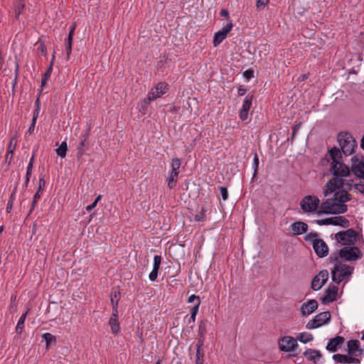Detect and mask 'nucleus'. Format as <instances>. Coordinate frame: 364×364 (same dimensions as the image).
Returning <instances> with one entry per match:
<instances>
[{
	"label": "nucleus",
	"mask_w": 364,
	"mask_h": 364,
	"mask_svg": "<svg viewBox=\"0 0 364 364\" xmlns=\"http://www.w3.org/2000/svg\"><path fill=\"white\" fill-rule=\"evenodd\" d=\"M328 152L332 160L330 168L331 173L334 176L332 180L338 186V189L340 190V188L345 184V180L342 178L350 174V168L347 165L339 161V159H341V153L338 147L333 146Z\"/></svg>",
	"instance_id": "obj_1"
},
{
	"label": "nucleus",
	"mask_w": 364,
	"mask_h": 364,
	"mask_svg": "<svg viewBox=\"0 0 364 364\" xmlns=\"http://www.w3.org/2000/svg\"><path fill=\"white\" fill-rule=\"evenodd\" d=\"M337 141L340 149L338 148L341 154L350 156L355 152L357 147V142L352 134L348 132H339L337 136Z\"/></svg>",
	"instance_id": "obj_2"
},
{
	"label": "nucleus",
	"mask_w": 364,
	"mask_h": 364,
	"mask_svg": "<svg viewBox=\"0 0 364 364\" xmlns=\"http://www.w3.org/2000/svg\"><path fill=\"white\" fill-rule=\"evenodd\" d=\"M362 254L358 247H344L341 248L338 253L332 254L328 259L330 262H340L338 259L343 258L346 261H355L361 258Z\"/></svg>",
	"instance_id": "obj_3"
},
{
	"label": "nucleus",
	"mask_w": 364,
	"mask_h": 364,
	"mask_svg": "<svg viewBox=\"0 0 364 364\" xmlns=\"http://www.w3.org/2000/svg\"><path fill=\"white\" fill-rule=\"evenodd\" d=\"M348 205L346 204H338L334 203L332 198H328L323 201L320 208L317 210L318 214H334L338 215L346 213Z\"/></svg>",
	"instance_id": "obj_4"
},
{
	"label": "nucleus",
	"mask_w": 364,
	"mask_h": 364,
	"mask_svg": "<svg viewBox=\"0 0 364 364\" xmlns=\"http://www.w3.org/2000/svg\"><path fill=\"white\" fill-rule=\"evenodd\" d=\"M334 264V267L331 270L332 281L336 284H340L345 277L350 276L353 272V267L341 262H331Z\"/></svg>",
	"instance_id": "obj_5"
},
{
	"label": "nucleus",
	"mask_w": 364,
	"mask_h": 364,
	"mask_svg": "<svg viewBox=\"0 0 364 364\" xmlns=\"http://www.w3.org/2000/svg\"><path fill=\"white\" fill-rule=\"evenodd\" d=\"M357 236V232L354 229L350 228L346 231L337 232L335 235V238L342 245H353L356 242Z\"/></svg>",
	"instance_id": "obj_6"
},
{
	"label": "nucleus",
	"mask_w": 364,
	"mask_h": 364,
	"mask_svg": "<svg viewBox=\"0 0 364 364\" xmlns=\"http://www.w3.org/2000/svg\"><path fill=\"white\" fill-rule=\"evenodd\" d=\"M331 316L330 311H323L318 314L314 318L306 323V328L314 329L327 324L331 321Z\"/></svg>",
	"instance_id": "obj_7"
},
{
	"label": "nucleus",
	"mask_w": 364,
	"mask_h": 364,
	"mask_svg": "<svg viewBox=\"0 0 364 364\" xmlns=\"http://www.w3.org/2000/svg\"><path fill=\"white\" fill-rule=\"evenodd\" d=\"M320 200L314 196H306L301 201V208L306 213L317 211Z\"/></svg>",
	"instance_id": "obj_8"
},
{
	"label": "nucleus",
	"mask_w": 364,
	"mask_h": 364,
	"mask_svg": "<svg viewBox=\"0 0 364 364\" xmlns=\"http://www.w3.org/2000/svg\"><path fill=\"white\" fill-rule=\"evenodd\" d=\"M90 127H88L83 134L80 136V143L77 146L76 157L78 160L81 159L85 151L90 148L88 139L90 135Z\"/></svg>",
	"instance_id": "obj_9"
},
{
	"label": "nucleus",
	"mask_w": 364,
	"mask_h": 364,
	"mask_svg": "<svg viewBox=\"0 0 364 364\" xmlns=\"http://www.w3.org/2000/svg\"><path fill=\"white\" fill-rule=\"evenodd\" d=\"M350 170L355 176L364 180L363 156L359 158L358 156L356 155L352 157Z\"/></svg>",
	"instance_id": "obj_10"
},
{
	"label": "nucleus",
	"mask_w": 364,
	"mask_h": 364,
	"mask_svg": "<svg viewBox=\"0 0 364 364\" xmlns=\"http://www.w3.org/2000/svg\"><path fill=\"white\" fill-rule=\"evenodd\" d=\"M328 279V272L323 269L316 274L311 281V287L314 291H318L326 283Z\"/></svg>",
	"instance_id": "obj_11"
},
{
	"label": "nucleus",
	"mask_w": 364,
	"mask_h": 364,
	"mask_svg": "<svg viewBox=\"0 0 364 364\" xmlns=\"http://www.w3.org/2000/svg\"><path fill=\"white\" fill-rule=\"evenodd\" d=\"M228 21L229 22L226 26H223L221 30L215 33L213 42L214 46H218L220 43H221L226 38L228 33L232 30L233 26L232 21Z\"/></svg>",
	"instance_id": "obj_12"
},
{
	"label": "nucleus",
	"mask_w": 364,
	"mask_h": 364,
	"mask_svg": "<svg viewBox=\"0 0 364 364\" xmlns=\"http://www.w3.org/2000/svg\"><path fill=\"white\" fill-rule=\"evenodd\" d=\"M297 346L296 338L291 336H284L281 338L279 342V348L282 351L284 352L293 351Z\"/></svg>",
	"instance_id": "obj_13"
},
{
	"label": "nucleus",
	"mask_w": 364,
	"mask_h": 364,
	"mask_svg": "<svg viewBox=\"0 0 364 364\" xmlns=\"http://www.w3.org/2000/svg\"><path fill=\"white\" fill-rule=\"evenodd\" d=\"M348 353L352 357L360 356L364 353V349L360 348L358 340H350L347 342Z\"/></svg>",
	"instance_id": "obj_14"
},
{
	"label": "nucleus",
	"mask_w": 364,
	"mask_h": 364,
	"mask_svg": "<svg viewBox=\"0 0 364 364\" xmlns=\"http://www.w3.org/2000/svg\"><path fill=\"white\" fill-rule=\"evenodd\" d=\"M338 294V287L330 284L325 291V294L321 299L322 304H326L336 300Z\"/></svg>",
	"instance_id": "obj_15"
},
{
	"label": "nucleus",
	"mask_w": 364,
	"mask_h": 364,
	"mask_svg": "<svg viewBox=\"0 0 364 364\" xmlns=\"http://www.w3.org/2000/svg\"><path fill=\"white\" fill-rule=\"evenodd\" d=\"M313 249L319 258L325 257L328 254V247L322 239L315 240Z\"/></svg>",
	"instance_id": "obj_16"
},
{
	"label": "nucleus",
	"mask_w": 364,
	"mask_h": 364,
	"mask_svg": "<svg viewBox=\"0 0 364 364\" xmlns=\"http://www.w3.org/2000/svg\"><path fill=\"white\" fill-rule=\"evenodd\" d=\"M333 359L336 363H341V364H360V360L358 358L352 357L350 355H343V354H334L333 355Z\"/></svg>",
	"instance_id": "obj_17"
},
{
	"label": "nucleus",
	"mask_w": 364,
	"mask_h": 364,
	"mask_svg": "<svg viewBox=\"0 0 364 364\" xmlns=\"http://www.w3.org/2000/svg\"><path fill=\"white\" fill-rule=\"evenodd\" d=\"M252 100L253 95H247L245 98L242 108L240 111V118L242 121L246 120L248 117V113L252 105Z\"/></svg>",
	"instance_id": "obj_18"
},
{
	"label": "nucleus",
	"mask_w": 364,
	"mask_h": 364,
	"mask_svg": "<svg viewBox=\"0 0 364 364\" xmlns=\"http://www.w3.org/2000/svg\"><path fill=\"white\" fill-rule=\"evenodd\" d=\"M351 196L348 193L347 190H338L334 193L332 200L334 203L338 204H345V203L351 200Z\"/></svg>",
	"instance_id": "obj_19"
},
{
	"label": "nucleus",
	"mask_w": 364,
	"mask_h": 364,
	"mask_svg": "<svg viewBox=\"0 0 364 364\" xmlns=\"http://www.w3.org/2000/svg\"><path fill=\"white\" fill-rule=\"evenodd\" d=\"M318 302L315 299H309L301 306V314L303 316L310 315L318 309Z\"/></svg>",
	"instance_id": "obj_20"
},
{
	"label": "nucleus",
	"mask_w": 364,
	"mask_h": 364,
	"mask_svg": "<svg viewBox=\"0 0 364 364\" xmlns=\"http://www.w3.org/2000/svg\"><path fill=\"white\" fill-rule=\"evenodd\" d=\"M344 341L345 339L343 336H337L329 340L326 346V350H328L330 352H336L344 343Z\"/></svg>",
	"instance_id": "obj_21"
},
{
	"label": "nucleus",
	"mask_w": 364,
	"mask_h": 364,
	"mask_svg": "<svg viewBox=\"0 0 364 364\" xmlns=\"http://www.w3.org/2000/svg\"><path fill=\"white\" fill-rule=\"evenodd\" d=\"M291 230L294 235H300L306 233L308 231V225L302 221H296L293 223L291 226Z\"/></svg>",
	"instance_id": "obj_22"
},
{
	"label": "nucleus",
	"mask_w": 364,
	"mask_h": 364,
	"mask_svg": "<svg viewBox=\"0 0 364 364\" xmlns=\"http://www.w3.org/2000/svg\"><path fill=\"white\" fill-rule=\"evenodd\" d=\"M303 355L306 359L313 361L314 363H316L322 357V354L319 350L311 348L306 349L304 352Z\"/></svg>",
	"instance_id": "obj_23"
},
{
	"label": "nucleus",
	"mask_w": 364,
	"mask_h": 364,
	"mask_svg": "<svg viewBox=\"0 0 364 364\" xmlns=\"http://www.w3.org/2000/svg\"><path fill=\"white\" fill-rule=\"evenodd\" d=\"M202 339H198L196 344V355L195 364H204V352L202 350L203 347Z\"/></svg>",
	"instance_id": "obj_24"
},
{
	"label": "nucleus",
	"mask_w": 364,
	"mask_h": 364,
	"mask_svg": "<svg viewBox=\"0 0 364 364\" xmlns=\"http://www.w3.org/2000/svg\"><path fill=\"white\" fill-rule=\"evenodd\" d=\"M118 312L113 311L112 316L109 321V325L111 327L112 332L117 334L119 331V323L117 320Z\"/></svg>",
	"instance_id": "obj_25"
},
{
	"label": "nucleus",
	"mask_w": 364,
	"mask_h": 364,
	"mask_svg": "<svg viewBox=\"0 0 364 364\" xmlns=\"http://www.w3.org/2000/svg\"><path fill=\"white\" fill-rule=\"evenodd\" d=\"M161 97V95L156 92V90L151 89V90L148 93L146 98H145L143 101L141 102V105L143 109L146 108V107L153 100Z\"/></svg>",
	"instance_id": "obj_26"
},
{
	"label": "nucleus",
	"mask_w": 364,
	"mask_h": 364,
	"mask_svg": "<svg viewBox=\"0 0 364 364\" xmlns=\"http://www.w3.org/2000/svg\"><path fill=\"white\" fill-rule=\"evenodd\" d=\"M120 299V292L117 290H114L111 292L110 300L112 305V310L117 313L118 303Z\"/></svg>",
	"instance_id": "obj_27"
},
{
	"label": "nucleus",
	"mask_w": 364,
	"mask_h": 364,
	"mask_svg": "<svg viewBox=\"0 0 364 364\" xmlns=\"http://www.w3.org/2000/svg\"><path fill=\"white\" fill-rule=\"evenodd\" d=\"M332 225L348 228L349 226V220L343 216H335L332 217Z\"/></svg>",
	"instance_id": "obj_28"
},
{
	"label": "nucleus",
	"mask_w": 364,
	"mask_h": 364,
	"mask_svg": "<svg viewBox=\"0 0 364 364\" xmlns=\"http://www.w3.org/2000/svg\"><path fill=\"white\" fill-rule=\"evenodd\" d=\"M199 309V301L197 302L193 307L191 308V316L188 320V325H191L190 327L193 328V323L196 321V315Z\"/></svg>",
	"instance_id": "obj_29"
},
{
	"label": "nucleus",
	"mask_w": 364,
	"mask_h": 364,
	"mask_svg": "<svg viewBox=\"0 0 364 364\" xmlns=\"http://www.w3.org/2000/svg\"><path fill=\"white\" fill-rule=\"evenodd\" d=\"M26 8L24 0H16L14 3L15 17L18 19L19 15L23 13Z\"/></svg>",
	"instance_id": "obj_30"
},
{
	"label": "nucleus",
	"mask_w": 364,
	"mask_h": 364,
	"mask_svg": "<svg viewBox=\"0 0 364 364\" xmlns=\"http://www.w3.org/2000/svg\"><path fill=\"white\" fill-rule=\"evenodd\" d=\"M338 190V186L336 184V183H334L333 180H330L326 183V184L325 186V189L323 191V195L325 196H327L330 193H335Z\"/></svg>",
	"instance_id": "obj_31"
},
{
	"label": "nucleus",
	"mask_w": 364,
	"mask_h": 364,
	"mask_svg": "<svg viewBox=\"0 0 364 364\" xmlns=\"http://www.w3.org/2000/svg\"><path fill=\"white\" fill-rule=\"evenodd\" d=\"M207 323H208V321L206 319L201 320L200 321L199 326H198V335L200 336V338L198 339H202L203 344H204V336L207 332V330H206Z\"/></svg>",
	"instance_id": "obj_32"
},
{
	"label": "nucleus",
	"mask_w": 364,
	"mask_h": 364,
	"mask_svg": "<svg viewBox=\"0 0 364 364\" xmlns=\"http://www.w3.org/2000/svg\"><path fill=\"white\" fill-rule=\"evenodd\" d=\"M179 171H171L169 178L167 179L168 181V187L170 189L173 188L176 186L177 182V177L178 176Z\"/></svg>",
	"instance_id": "obj_33"
},
{
	"label": "nucleus",
	"mask_w": 364,
	"mask_h": 364,
	"mask_svg": "<svg viewBox=\"0 0 364 364\" xmlns=\"http://www.w3.org/2000/svg\"><path fill=\"white\" fill-rule=\"evenodd\" d=\"M27 313L28 311H26L25 313H23L18 321V323H17V326L16 327V333H18V335H21L23 332V328H24V323H25V320H26V316H27Z\"/></svg>",
	"instance_id": "obj_34"
},
{
	"label": "nucleus",
	"mask_w": 364,
	"mask_h": 364,
	"mask_svg": "<svg viewBox=\"0 0 364 364\" xmlns=\"http://www.w3.org/2000/svg\"><path fill=\"white\" fill-rule=\"evenodd\" d=\"M314 339L313 336L309 333H301L296 336V341H299L303 343H307Z\"/></svg>",
	"instance_id": "obj_35"
},
{
	"label": "nucleus",
	"mask_w": 364,
	"mask_h": 364,
	"mask_svg": "<svg viewBox=\"0 0 364 364\" xmlns=\"http://www.w3.org/2000/svg\"><path fill=\"white\" fill-rule=\"evenodd\" d=\"M156 92L162 96L168 90V85L165 82H160L155 86Z\"/></svg>",
	"instance_id": "obj_36"
},
{
	"label": "nucleus",
	"mask_w": 364,
	"mask_h": 364,
	"mask_svg": "<svg viewBox=\"0 0 364 364\" xmlns=\"http://www.w3.org/2000/svg\"><path fill=\"white\" fill-rule=\"evenodd\" d=\"M42 338L46 342V348H48L52 343L56 342V337L50 333H45L42 335Z\"/></svg>",
	"instance_id": "obj_37"
},
{
	"label": "nucleus",
	"mask_w": 364,
	"mask_h": 364,
	"mask_svg": "<svg viewBox=\"0 0 364 364\" xmlns=\"http://www.w3.org/2000/svg\"><path fill=\"white\" fill-rule=\"evenodd\" d=\"M67 143L65 141H63L60 146L56 149V153L59 156L65 158L67 154Z\"/></svg>",
	"instance_id": "obj_38"
},
{
	"label": "nucleus",
	"mask_w": 364,
	"mask_h": 364,
	"mask_svg": "<svg viewBox=\"0 0 364 364\" xmlns=\"http://www.w3.org/2000/svg\"><path fill=\"white\" fill-rule=\"evenodd\" d=\"M318 236V234L316 232H311L307 233L304 236V240L307 242H311L313 244H314L315 240H319L318 238H317Z\"/></svg>",
	"instance_id": "obj_39"
},
{
	"label": "nucleus",
	"mask_w": 364,
	"mask_h": 364,
	"mask_svg": "<svg viewBox=\"0 0 364 364\" xmlns=\"http://www.w3.org/2000/svg\"><path fill=\"white\" fill-rule=\"evenodd\" d=\"M181 165V161L178 158H173L171 162V171H178Z\"/></svg>",
	"instance_id": "obj_40"
},
{
	"label": "nucleus",
	"mask_w": 364,
	"mask_h": 364,
	"mask_svg": "<svg viewBox=\"0 0 364 364\" xmlns=\"http://www.w3.org/2000/svg\"><path fill=\"white\" fill-rule=\"evenodd\" d=\"M65 51H66V55H67L66 58H67V60H68L70 58L71 51H72L73 40L65 39Z\"/></svg>",
	"instance_id": "obj_41"
},
{
	"label": "nucleus",
	"mask_w": 364,
	"mask_h": 364,
	"mask_svg": "<svg viewBox=\"0 0 364 364\" xmlns=\"http://www.w3.org/2000/svg\"><path fill=\"white\" fill-rule=\"evenodd\" d=\"M18 69H19V65L18 63H16V68H15V77L12 82V92L14 94L15 92V87L17 85L18 81Z\"/></svg>",
	"instance_id": "obj_42"
},
{
	"label": "nucleus",
	"mask_w": 364,
	"mask_h": 364,
	"mask_svg": "<svg viewBox=\"0 0 364 364\" xmlns=\"http://www.w3.org/2000/svg\"><path fill=\"white\" fill-rule=\"evenodd\" d=\"M161 263V257L160 255H155L154 257L153 269L159 270Z\"/></svg>",
	"instance_id": "obj_43"
},
{
	"label": "nucleus",
	"mask_w": 364,
	"mask_h": 364,
	"mask_svg": "<svg viewBox=\"0 0 364 364\" xmlns=\"http://www.w3.org/2000/svg\"><path fill=\"white\" fill-rule=\"evenodd\" d=\"M269 0H257L256 2V8L257 11L263 10L266 5L268 4Z\"/></svg>",
	"instance_id": "obj_44"
},
{
	"label": "nucleus",
	"mask_w": 364,
	"mask_h": 364,
	"mask_svg": "<svg viewBox=\"0 0 364 364\" xmlns=\"http://www.w3.org/2000/svg\"><path fill=\"white\" fill-rule=\"evenodd\" d=\"M314 222L318 225H332V218L321 220H316Z\"/></svg>",
	"instance_id": "obj_45"
},
{
	"label": "nucleus",
	"mask_w": 364,
	"mask_h": 364,
	"mask_svg": "<svg viewBox=\"0 0 364 364\" xmlns=\"http://www.w3.org/2000/svg\"><path fill=\"white\" fill-rule=\"evenodd\" d=\"M40 198H41V195H38V194H35L34 195L33 199V202H32V204H31V209H30L29 213H28V215H31V213L33 211V210L36 208V203H37L38 200Z\"/></svg>",
	"instance_id": "obj_46"
},
{
	"label": "nucleus",
	"mask_w": 364,
	"mask_h": 364,
	"mask_svg": "<svg viewBox=\"0 0 364 364\" xmlns=\"http://www.w3.org/2000/svg\"><path fill=\"white\" fill-rule=\"evenodd\" d=\"M253 168H254V176H256L257 173V169L259 166V157L257 154H255L254 159H253Z\"/></svg>",
	"instance_id": "obj_47"
},
{
	"label": "nucleus",
	"mask_w": 364,
	"mask_h": 364,
	"mask_svg": "<svg viewBox=\"0 0 364 364\" xmlns=\"http://www.w3.org/2000/svg\"><path fill=\"white\" fill-rule=\"evenodd\" d=\"M34 159H35V153L33 152V154L30 159V161L28 164V166H27L26 172H28V175H31L32 168H33V163H34Z\"/></svg>",
	"instance_id": "obj_48"
},
{
	"label": "nucleus",
	"mask_w": 364,
	"mask_h": 364,
	"mask_svg": "<svg viewBox=\"0 0 364 364\" xmlns=\"http://www.w3.org/2000/svg\"><path fill=\"white\" fill-rule=\"evenodd\" d=\"M45 185H46V181L44 180V178H41L38 181V187L37 191L35 194L40 195V193L41 191H43V190L45 187Z\"/></svg>",
	"instance_id": "obj_49"
},
{
	"label": "nucleus",
	"mask_w": 364,
	"mask_h": 364,
	"mask_svg": "<svg viewBox=\"0 0 364 364\" xmlns=\"http://www.w3.org/2000/svg\"><path fill=\"white\" fill-rule=\"evenodd\" d=\"M353 188L364 196V183H359L353 184Z\"/></svg>",
	"instance_id": "obj_50"
},
{
	"label": "nucleus",
	"mask_w": 364,
	"mask_h": 364,
	"mask_svg": "<svg viewBox=\"0 0 364 364\" xmlns=\"http://www.w3.org/2000/svg\"><path fill=\"white\" fill-rule=\"evenodd\" d=\"M220 194L223 200H226L228 198V189L225 187H220Z\"/></svg>",
	"instance_id": "obj_51"
},
{
	"label": "nucleus",
	"mask_w": 364,
	"mask_h": 364,
	"mask_svg": "<svg viewBox=\"0 0 364 364\" xmlns=\"http://www.w3.org/2000/svg\"><path fill=\"white\" fill-rule=\"evenodd\" d=\"M14 199H15V198L10 196V198H9V199L8 200V203H7V206H6V212H7V213H11V211L12 210V207H13V203H14Z\"/></svg>",
	"instance_id": "obj_52"
},
{
	"label": "nucleus",
	"mask_w": 364,
	"mask_h": 364,
	"mask_svg": "<svg viewBox=\"0 0 364 364\" xmlns=\"http://www.w3.org/2000/svg\"><path fill=\"white\" fill-rule=\"evenodd\" d=\"M243 77L247 80H250L254 77V71L252 70H247L243 73Z\"/></svg>",
	"instance_id": "obj_53"
},
{
	"label": "nucleus",
	"mask_w": 364,
	"mask_h": 364,
	"mask_svg": "<svg viewBox=\"0 0 364 364\" xmlns=\"http://www.w3.org/2000/svg\"><path fill=\"white\" fill-rule=\"evenodd\" d=\"M158 273H159L158 270L152 269V271L150 272V274L149 275V279L152 282L156 281L158 277Z\"/></svg>",
	"instance_id": "obj_54"
},
{
	"label": "nucleus",
	"mask_w": 364,
	"mask_h": 364,
	"mask_svg": "<svg viewBox=\"0 0 364 364\" xmlns=\"http://www.w3.org/2000/svg\"><path fill=\"white\" fill-rule=\"evenodd\" d=\"M100 198H101V196H100V195H99V196L95 198V200H94V202H93L92 204H90V205H87V208H86L87 210L90 211V210H91L92 209H93V208L97 205V202L100 200Z\"/></svg>",
	"instance_id": "obj_55"
},
{
	"label": "nucleus",
	"mask_w": 364,
	"mask_h": 364,
	"mask_svg": "<svg viewBox=\"0 0 364 364\" xmlns=\"http://www.w3.org/2000/svg\"><path fill=\"white\" fill-rule=\"evenodd\" d=\"M195 300H196V303L199 301V305L200 304V297L198 296H196L195 294H192L191 295L188 299V303H192Z\"/></svg>",
	"instance_id": "obj_56"
},
{
	"label": "nucleus",
	"mask_w": 364,
	"mask_h": 364,
	"mask_svg": "<svg viewBox=\"0 0 364 364\" xmlns=\"http://www.w3.org/2000/svg\"><path fill=\"white\" fill-rule=\"evenodd\" d=\"M299 125L300 124H296L293 127V132H292V134H291V138H289L288 140L289 141H294V136L296 134V132H297V130L299 127Z\"/></svg>",
	"instance_id": "obj_57"
},
{
	"label": "nucleus",
	"mask_w": 364,
	"mask_h": 364,
	"mask_svg": "<svg viewBox=\"0 0 364 364\" xmlns=\"http://www.w3.org/2000/svg\"><path fill=\"white\" fill-rule=\"evenodd\" d=\"M195 220L196 221H203L205 220V213L203 210L199 213L196 215Z\"/></svg>",
	"instance_id": "obj_58"
},
{
	"label": "nucleus",
	"mask_w": 364,
	"mask_h": 364,
	"mask_svg": "<svg viewBox=\"0 0 364 364\" xmlns=\"http://www.w3.org/2000/svg\"><path fill=\"white\" fill-rule=\"evenodd\" d=\"M75 30V24H73L70 28L68 36V38L66 39L73 40V35H74Z\"/></svg>",
	"instance_id": "obj_59"
},
{
	"label": "nucleus",
	"mask_w": 364,
	"mask_h": 364,
	"mask_svg": "<svg viewBox=\"0 0 364 364\" xmlns=\"http://www.w3.org/2000/svg\"><path fill=\"white\" fill-rule=\"evenodd\" d=\"M247 92V90L244 87L243 85H240L237 90L238 96H243Z\"/></svg>",
	"instance_id": "obj_60"
},
{
	"label": "nucleus",
	"mask_w": 364,
	"mask_h": 364,
	"mask_svg": "<svg viewBox=\"0 0 364 364\" xmlns=\"http://www.w3.org/2000/svg\"><path fill=\"white\" fill-rule=\"evenodd\" d=\"M52 70H53V68H51V66H49L48 68L47 69L46 72L43 74V77L48 80V78L50 77V76L51 75Z\"/></svg>",
	"instance_id": "obj_61"
},
{
	"label": "nucleus",
	"mask_w": 364,
	"mask_h": 364,
	"mask_svg": "<svg viewBox=\"0 0 364 364\" xmlns=\"http://www.w3.org/2000/svg\"><path fill=\"white\" fill-rule=\"evenodd\" d=\"M36 121L35 119H32L31 124L28 129V132L29 134H32L34 131V128L36 126Z\"/></svg>",
	"instance_id": "obj_62"
},
{
	"label": "nucleus",
	"mask_w": 364,
	"mask_h": 364,
	"mask_svg": "<svg viewBox=\"0 0 364 364\" xmlns=\"http://www.w3.org/2000/svg\"><path fill=\"white\" fill-rule=\"evenodd\" d=\"M38 50L41 52L42 54H43L44 55H46L47 53V49H46V46L43 44V43H41L40 46H38Z\"/></svg>",
	"instance_id": "obj_63"
},
{
	"label": "nucleus",
	"mask_w": 364,
	"mask_h": 364,
	"mask_svg": "<svg viewBox=\"0 0 364 364\" xmlns=\"http://www.w3.org/2000/svg\"><path fill=\"white\" fill-rule=\"evenodd\" d=\"M39 112H40V109L38 108H36L34 112H33V118L32 119H35L36 121L37 120V118L38 117V114H39Z\"/></svg>",
	"instance_id": "obj_64"
}]
</instances>
